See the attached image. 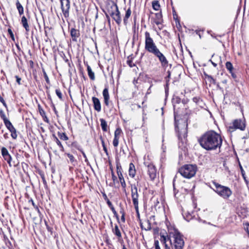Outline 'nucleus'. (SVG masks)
I'll list each match as a JSON object with an SVG mask.
<instances>
[{
  "mask_svg": "<svg viewBox=\"0 0 249 249\" xmlns=\"http://www.w3.org/2000/svg\"><path fill=\"white\" fill-rule=\"evenodd\" d=\"M201 146L206 150L220 149L222 143V139L220 134L213 130L207 131L198 139Z\"/></svg>",
  "mask_w": 249,
  "mask_h": 249,
  "instance_id": "obj_1",
  "label": "nucleus"
},
{
  "mask_svg": "<svg viewBox=\"0 0 249 249\" xmlns=\"http://www.w3.org/2000/svg\"><path fill=\"white\" fill-rule=\"evenodd\" d=\"M144 35L145 50L156 57L162 67L166 68L168 65V61L165 55L157 47L153 39L151 37L150 33L146 31L145 32Z\"/></svg>",
  "mask_w": 249,
  "mask_h": 249,
  "instance_id": "obj_2",
  "label": "nucleus"
},
{
  "mask_svg": "<svg viewBox=\"0 0 249 249\" xmlns=\"http://www.w3.org/2000/svg\"><path fill=\"white\" fill-rule=\"evenodd\" d=\"M213 184L214 187L213 188V190L223 199H228L232 195V191L229 187L222 185L215 181H213Z\"/></svg>",
  "mask_w": 249,
  "mask_h": 249,
  "instance_id": "obj_3",
  "label": "nucleus"
},
{
  "mask_svg": "<svg viewBox=\"0 0 249 249\" xmlns=\"http://www.w3.org/2000/svg\"><path fill=\"white\" fill-rule=\"evenodd\" d=\"M197 170V167L196 165L186 164L178 169V172L184 178H191L194 177Z\"/></svg>",
  "mask_w": 249,
  "mask_h": 249,
  "instance_id": "obj_4",
  "label": "nucleus"
},
{
  "mask_svg": "<svg viewBox=\"0 0 249 249\" xmlns=\"http://www.w3.org/2000/svg\"><path fill=\"white\" fill-rule=\"evenodd\" d=\"M174 249H183L184 246V241L182 235L178 231H175L173 235Z\"/></svg>",
  "mask_w": 249,
  "mask_h": 249,
  "instance_id": "obj_5",
  "label": "nucleus"
},
{
  "mask_svg": "<svg viewBox=\"0 0 249 249\" xmlns=\"http://www.w3.org/2000/svg\"><path fill=\"white\" fill-rule=\"evenodd\" d=\"M60 1L63 14L65 18H68L69 16L70 1L69 0H60Z\"/></svg>",
  "mask_w": 249,
  "mask_h": 249,
  "instance_id": "obj_6",
  "label": "nucleus"
},
{
  "mask_svg": "<svg viewBox=\"0 0 249 249\" xmlns=\"http://www.w3.org/2000/svg\"><path fill=\"white\" fill-rule=\"evenodd\" d=\"M116 9V11L114 12H111V14L110 16L112 17V18L115 20L116 23L120 25L122 23V18L121 17V13L119 10L118 8L115 7Z\"/></svg>",
  "mask_w": 249,
  "mask_h": 249,
  "instance_id": "obj_7",
  "label": "nucleus"
},
{
  "mask_svg": "<svg viewBox=\"0 0 249 249\" xmlns=\"http://www.w3.org/2000/svg\"><path fill=\"white\" fill-rule=\"evenodd\" d=\"M147 173L151 180H154L157 176V170L155 165L149 164L147 165Z\"/></svg>",
  "mask_w": 249,
  "mask_h": 249,
  "instance_id": "obj_8",
  "label": "nucleus"
},
{
  "mask_svg": "<svg viewBox=\"0 0 249 249\" xmlns=\"http://www.w3.org/2000/svg\"><path fill=\"white\" fill-rule=\"evenodd\" d=\"M233 126L235 129H239L241 130H244L246 127L245 120L241 119H236L233 122Z\"/></svg>",
  "mask_w": 249,
  "mask_h": 249,
  "instance_id": "obj_9",
  "label": "nucleus"
},
{
  "mask_svg": "<svg viewBox=\"0 0 249 249\" xmlns=\"http://www.w3.org/2000/svg\"><path fill=\"white\" fill-rule=\"evenodd\" d=\"M117 173L119 179L121 184V186L123 188H125L126 187V183L122 173V168L121 166L119 165H117Z\"/></svg>",
  "mask_w": 249,
  "mask_h": 249,
  "instance_id": "obj_10",
  "label": "nucleus"
},
{
  "mask_svg": "<svg viewBox=\"0 0 249 249\" xmlns=\"http://www.w3.org/2000/svg\"><path fill=\"white\" fill-rule=\"evenodd\" d=\"M7 128L11 133V137L13 139H16L17 138V134L16 128L14 127L10 121L4 124Z\"/></svg>",
  "mask_w": 249,
  "mask_h": 249,
  "instance_id": "obj_11",
  "label": "nucleus"
},
{
  "mask_svg": "<svg viewBox=\"0 0 249 249\" xmlns=\"http://www.w3.org/2000/svg\"><path fill=\"white\" fill-rule=\"evenodd\" d=\"M92 101L93 104L94 109L97 112H100L101 110V103L98 98L96 97H92Z\"/></svg>",
  "mask_w": 249,
  "mask_h": 249,
  "instance_id": "obj_12",
  "label": "nucleus"
},
{
  "mask_svg": "<svg viewBox=\"0 0 249 249\" xmlns=\"http://www.w3.org/2000/svg\"><path fill=\"white\" fill-rule=\"evenodd\" d=\"M1 151L2 156L4 158V160L10 164L12 158L10 155L9 154L7 149L5 147H2Z\"/></svg>",
  "mask_w": 249,
  "mask_h": 249,
  "instance_id": "obj_13",
  "label": "nucleus"
},
{
  "mask_svg": "<svg viewBox=\"0 0 249 249\" xmlns=\"http://www.w3.org/2000/svg\"><path fill=\"white\" fill-rule=\"evenodd\" d=\"M139 195V194H137L134 196H131L133 204L134 206L135 209L136 210V212L138 214H139V202H138V198Z\"/></svg>",
  "mask_w": 249,
  "mask_h": 249,
  "instance_id": "obj_14",
  "label": "nucleus"
},
{
  "mask_svg": "<svg viewBox=\"0 0 249 249\" xmlns=\"http://www.w3.org/2000/svg\"><path fill=\"white\" fill-rule=\"evenodd\" d=\"M71 36L73 41H77V38L80 36L79 31L75 28H71Z\"/></svg>",
  "mask_w": 249,
  "mask_h": 249,
  "instance_id": "obj_15",
  "label": "nucleus"
},
{
  "mask_svg": "<svg viewBox=\"0 0 249 249\" xmlns=\"http://www.w3.org/2000/svg\"><path fill=\"white\" fill-rule=\"evenodd\" d=\"M115 7L118 8L117 4L114 1H111L110 3H108L107 5V9L108 14H111V12H114L116 11Z\"/></svg>",
  "mask_w": 249,
  "mask_h": 249,
  "instance_id": "obj_16",
  "label": "nucleus"
},
{
  "mask_svg": "<svg viewBox=\"0 0 249 249\" xmlns=\"http://www.w3.org/2000/svg\"><path fill=\"white\" fill-rule=\"evenodd\" d=\"M103 95L104 97L105 104L107 106H108L109 105V95L108 93V89L107 88H105L103 90Z\"/></svg>",
  "mask_w": 249,
  "mask_h": 249,
  "instance_id": "obj_17",
  "label": "nucleus"
},
{
  "mask_svg": "<svg viewBox=\"0 0 249 249\" xmlns=\"http://www.w3.org/2000/svg\"><path fill=\"white\" fill-rule=\"evenodd\" d=\"M21 23L27 32L29 31V26L26 18L23 16L21 18Z\"/></svg>",
  "mask_w": 249,
  "mask_h": 249,
  "instance_id": "obj_18",
  "label": "nucleus"
},
{
  "mask_svg": "<svg viewBox=\"0 0 249 249\" xmlns=\"http://www.w3.org/2000/svg\"><path fill=\"white\" fill-rule=\"evenodd\" d=\"M131 14V11L130 8H129L125 12L124 17L123 18V21L124 25H127L128 23V19L130 17Z\"/></svg>",
  "mask_w": 249,
  "mask_h": 249,
  "instance_id": "obj_19",
  "label": "nucleus"
},
{
  "mask_svg": "<svg viewBox=\"0 0 249 249\" xmlns=\"http://www.w3.org/2000/svg\"><path fill=\"white\" fill-rule=\"evenodd\" d=\"M129 175L132 178H134L135 176L136 170L135 167L133 163H130L129 167Z\"/></svg>",
  "mask_w": 249,
  "mask_h": 249,
  "instance_id": "obj_20",
  "label": "nucleus"
},
{
  "mask_svg": "<svg viewBox=\"0 0 249 249\" xmlns=\"http://www.w3.org/2000/svg\"><path fill=\"white\" fill-rule=\"evenodd\" d=\"M113 233L116 235L119 239L122 238L121 232L119 229L118 226L117 225H115L114 229H112Z\"/></svg>",
  "mask_w": 249,
  "mask_h": 249,
  "instance_id": "obj_21",
  "label": "nucleus"
},
{
  "mask_svg": "<svg viewBox=\"0 0 249 249\" xmlns=\"http://www.w3.org/2000/svg\"><path fill=\"white\" fill-rule=\"evenodd\" d=\"M53 141L57 143L58 146L60 148V149L61 151L63 152L64 151V148L62 144H61L60 141L58 140V138L54 135H53Z\"/></svg>",
  "mask_w": 249,
  "mask_h": 249,
  "instance_id": "obj_22",
  "label": "nucleus"
},
{
  "mask_svg": "<svg viewBox=\"0 0 249 249\" xmlns=\"http://www.w3.org/2000/svg\"><path fill=\"white\" fill-rule=\"evenodd\" d=\"M100 121L102 130L104 132H107V122L104 119H100Z\"/></svg>",
  "mask_w": 249,
  "mask_h": 249,
  "instance_id": "obj_23",
  "label": "nucleus"
},
{
  "mask_svg": "<svg viewBox=\"0 0 249 249\" xmlns=\"http://www.w3.org/2000/svg\"><path fill=\"white\" fill-rule=\"evenodd\" d=\"M87 71L88 75L90 79L92 80H95L94 73L92 71L91 68L89 65H87Z\"/></svg>",
  "mask_w": 249,
  "mask_h": 249,
  "instance_id": "obj_24",
  "label": "nucleus"
},
{
  "mask_svg": "<svg viewBox=\"0 0 249 249\" xmlns=\"http://www.w3.org/2000/svg\"><path fill=\"white\" fill-rule=\"evenodd\" d=\"M16 6L17 8L18 11V13L20 16L22 15L24 13V9L22 5L20 4V3L19 2V1L18 0L16 2Z\"/></svg>",
  "mask_w": 249,
  "mask_h": 249,
  "instance_id": "obj_25",
  "label": "nucleus"
},
{
  "mask_svg": "<svg viewBox=\"0 0 249 249\" xmlns=\"http://www.w3.org/2000/svg\"><path fill=\"white\" fill-rule=\"evenodd\" d=\"M137 185H138V184L136 185L135 184L131 185V196L138 194Z\"/></svg>",
  "mask_w": 249,
  "mask_h": 249,
  "instance_id": "obj_26",
  "label": "nucleus"
},
{
  "mask_svg": "<svg viewBox=\"0 0 249 249\" xmlns=\"http://www.w3.org/2000/svg\"><path fill=\"white\" fill-rule=\"evenodd\" d=\"M0 117L2 119L4 124H6L10 121L6 118L5 114L2 109L0 110Z\"/></svg>",
  "mask_w": 249,
  "mask_h": 249,
  "instance_id": "obj_27",
  "label": "nucleus"
},
{
  "mask_svg": "<svg viewBox=\"0 0 249 249\" xmlns=\"http://www.w3.org/2000/svg\"><path fill=\"white\" fill-rule=\"evenodd\" d=\"M153 8L156 11H159L160 9V5L158 0H154L152 3Z\"/></svg>",
  "mask_w": 249,
  "mask_h": 249,
  "instance_id": "obj_28",
  "label": "nucleus"
},
{
  "mask_svg": "<svg viewBox=\"0 0 249 249\" xmlns=\"http://www.w3.org/2000/svg\"><path fill=\"white\" fill-rule=\"evenodd\" d=\"M70 159V162L73 165H75V163H76V160H75V159L74 158V157H73V156L70 153H66L65 154Z\"/></svg>",
  "mask_w": 249,
  "mask_h": 249,
  "instance_id": "obj_29",
  "label": "nucleus"
},
{
  "mask_svg": "<svg viewBox=\"0 0 249 249\" xmlns=\"http://www.w3.org/2000/svg\"><path fill=\"white\" fill-rule=\"evenodd\" d=\"M58 136L59 138L63 141H67L69 138L66 135L65 133H61L58 132L57 133Z\"/></svg>",
  "mask_w": 249,
  "mask_h": 249,
  "instance_id": "obj_30",
  "label": "nucleus"
},
{
  "mask_svg": "<svg viewBox=\"0 0 249 249\" xmlns=\"http://www.w3.org/2000/svg\"><path fill=\"white\" fill-rule=\"evenodd\" d=\"M160 240L161 242L163 243L164 244H166V242L167 240H168L170 241L171 244H172L170 237H167V239L166 236L164 235H160Z\"/></svg>",
  "mask_w": 249,
  "mask_h": 249,
  "instance_id": "obj_31",
  "label": "nucleus"
},
{
  "mask_svg": "<svg viewBox=\"0 0 249 249\" xmlns=\"http://www.w3.org/2000/svg\"><path fill=\"white\" fill-rule=\"evenodd\" d=\"M204 75L205 76V77L208 79V80L211 83H213V84H216V80L211 75H209L206 73H204Z\"/></svg>",
  "mask_w": 249,
  "mask_h": 249,
  "instance_id": "obj_32",
  "label": "nucleus"
},
{
  "mask_svg": "<svg viewBox=\"0 0 249 249\" xmlns=\"http://www.w3.org/2000/svg\"><path fill=\"white\" fill-rule=\"evenodd\" d=\"M226 67L230 72H231L233 71V68L232 64L230 62H227L226 63Z\"/></svg>",
  "mask_w": 249,
  "mask_h": 249,
  "instance_id": "obj_33",
  "label": "nucleus"
},
{
  "mask_svg": "<svg viewBox=\"0 0 249 249\" xmlns=\"http://www.w3.org/2000/svg\"><path fill=\"white\" fill-rule=\"evenodd\" d=\"M193 101L196 103L197 105L201 106L202 101L199 97H194Z\"/></svg>",
  "mask_w": 249,
  "mask_h": 249,
  "instance_id": "obj_34",
  "label": "nucleus"
},
{
  "mask_svg": "<svg viewBox=\"0 0 249 249\" xmlns=\"http://www.w3.org/2000/svg\"><path fill=\"white\" fill-rule=\"evenodd\" d=\"M240 168H241V172L242 176L245 181L246 182V183L248 185L249 183V181L247 179V178L245 176V172L244 171L243 168L241 166Z\"/></svg>",
  "mask_w": 249,
  "mask_h": 249,
  "instance_id": "obj_35",
  "label": "nucleus"
},
{
  "mask_svg": "<svg viewBox=\"0 0 249 249\" xmlns=\"http://www.w3.org/2000/svg\"><path fill=\"white\" fill-rule=\"evenodd\" d=\"M121 132H122V130L120 128H118L116 129L114 132V137L118 138L119 139L120 135Z\"/></svg>",
  "mask_w": 249,
  "mask_h": 249,
  "instance_id": "obj_36",
  "label": "nucleus"
},
{
  "mask_svg": "<svg viewBox=\"0 0 249 249\" xmlns=\"http://www.w3.org/2000/svg\"><path fill=\"white\" fill-rule=\"evenodd\" d=\"M77 148L78 150H79L82 153L84 158H85V161L88 164L89 163V160L87 159V157L85 152L83 151L82 148H80L79 147H77Z\"/></svg>",
  "mask_w": 249,
  "mask_h": 249,
  "instance_id": "obj_37",
  "label": "nucleus"
},
{
  "mask_svg": "<svg viewBox=\"0 0 249 249\" xmlns=\"http://www.w3.org/2000/svg\"><path fill=\"white\" fill-rule=\"evenodd\" d=\"M181 101V99L178 97V96H176L175 97L173 98V103L174 104H179Z\"/></svg>",
  "mask_w": 249,
  "mask_h": 249,
  "instance_id": "obj_38",
  "label": "nucleus"
},
{
  "mask_svg": "<svg viewBox=\"0 0 249 249\" xmlns=\"http://www.w3.org/2000/svg\"><path fill=\"white\" fill-rule=\"evenodd\" d=\"M42 72H43V75H44V78L45 79V81L46 82L48 83V84H50V80H49V78L45 71V70L44 69H42Z\"/></svg>",
  "mask_w": 249,
  "mask_h": 249,
  "instance_id": "obj_39",
  "label": "nucleus"
},
{
  "mask_svg": "<svg viewBox=\"0 0 249 249\" xmlns=\"http://www.w3.org/2000/svg\"><path fill=\"white\" fill-rule=\"evenodd\" d=\"M38 109H39V113H40V115L43 118H44V116H45V115H46V113H45V111L40 107V106L39 105L38 106Z\"/></svg>",
  "mask_w": 249,
  "mask_h": 249,
  "instance_id": "obj_40",
  "label": "nucleus"
},
{
  "mask_svg": "<svg viewBox=\"0 0 249 249\" xmlns=\"http://www.w3.org/2000/svg\"><path fill=\"white\" fill-rule=\"evenodd\" d=\"M55 93L58 97V98L61 100L62 99V94L60 90L59 89H56L55 90Z\"/></svg>",
  "mask_w": 249,
  "mask_h": 249,
  "instance_id": "obj_41",
  "label": "nucleus"
},
{
  "mask_svg": "<svg viewBox=\"0 0 249 249\" xmlns=\"http://www.w3.org/2000/svg\"><path fill=\"white\" fill-rule=\"evenodd\" d=\"M119 138H114L113 141V145L114 147H117L118 145L119 144Z\"/></svg>",
  "mask_w": 249,
  "mask_h": 249,
  "instance_id": "obj_42",
  "label": "nucleus"
},
{
  "mask_svg": "<svg viewBox=\"0 0 249 249\" xmlns=\"http://www.w3.org/2000/svg\"><path fill=\"white\" fill-rule=\"evenodd\" d=\"M111 209V210L112 211V213H113L114 214V216L116 217V218L119 220V216L118 215V213H117V212L116 211V210H115L114 207H111V208H110Z\"/></svg>",
  "mask_w": 249,
  "mask_h": 249,
  "instance_id": "obj_43",
  "label": "nucleus"
},
{
  "mask_svg": "<svg viewBox=\"0 0 249 249\" xmlns=\"http://www.w3.org/2000/svg\"><path fill=\"white\" fill-rule=\"evenodd\" d=\"M127 64L131 68H132L134 66H135V64L133 63L132 61L131 60H127Z\"/></svg>",
  "mask_w": 249,
  "mask_h": 249,
  "instance_id": "obj_44",
  "label": "nucleus"
},
{
  "mask_svg": "<svg viewBox=\"0 0 249 249\" xmlns=\"http://www.w3.org/2000/svg\"><path fill=\"white\" fill-rule=\"evenodd\" d=\"M102 144L104 151L106 153V154L107 155H108L107 149V148L104 142L103 141H102Z\"/></svg>",
  "mask_w": 249,
  "mask_h": 249,
  "instance_id": "obj_45",
  "label": "nucleus"
},
{
  "mask_svg": "<svg viewBox=\"0 0 249 249\" xmlns=\"http://www.w3.org/2000/svg\"><path fill=\"white\" fill-rule=\"evenodd\" d=\"M8 33H9V34L10 35V37H11V38L14 40V34L12 32V31L11 30V29H8Z\"/></svg>",
  "mask_w": 249,
  "mask_h": 249,
  "instance_id": "obj_46",
  "label": "nucleus"
},
{
  "mask_svg": "<svg viewBox=\"0 0 249 249\" xmlns=\"http://www.w3.org/2000/svg\"><path fill=\"white\" fill-rule=\"evenodd\" d=\"M176 130L178 132V137L179 139L182 138V136L181 133L179 131V127L176 124Z\"/></svg>",
  "mask_w": 249,
  "mask_h": 249,
  "instance_id": "obj_47",
  "label": "nucleus"
},
{
  "mask_svg": "<svg viewBox=\"0 0 249 249\" xmlns=\"http://www.w3.org/2000/svg\"><path fill=\"white\" fill-rule=\"evenodd\" d=\"M184 218L185 219V220L186 221H189L190 220H191L192 219V216L191 214L190 213H188V214L186 215V216L185 217L184 216Z\"/></svg>",
  "mask_w": 249,
  "mask_h": 249,
  "instance_id": "obj_48",
  "label": "nucleus"
},
{
  "mask_svg": "<svg viewBox=\"0 0 249 249\" xmlns=\"http://www.w3.org/2000/svg\"><path fill=\"white\" fill-rule=\"evenodd\" d=\"M111 177L112 180L114 182H115V181L117 180V178L116 176L115 175L112 170L111 171Z\"/></svg>",
  "mask_w": 249,
  "mask_h": 249,
  "instance_id": "obj_49",
  "label": "nucleus"
},
{
  "mask_svg": "<svg viewBox=\"0 0 249 249\" xmlns=\"http://www.w3.org/2000/svg\"><path fill=\"white\" fill-rule=\"evenodd\" d=\"M15 77L16 78V81L18 83V84L19 85H21V83H20L21 78L19 77L18 76H16Z\"/></svg>",
  "mask_w": 249,
  "mask_h": 249,
  "instance_id": "obj_50",
  "label": "nucleus"
},
{
  "mask_svg": "<svg viewBox=\"0 0 249 249\" xmlns=\"http://www.w3.org/2000/svg\"><path fill=\"white\" fill-rule=\"evenodd\" d=\"M245 229L246 230V231L248 234V235L249 236V223H247L246 224V227H245Z\"/></svg>",
  "mask_w": 249,
  "mask_h": 249,
  "instance_id": "obj_51",
  "label": "nucleus"
},
{
  "mask_svg": "<svg viewBox=\"0 0 249 249\" xmlns=\"http://www.w3.org/2000/svg\"><path fill=\"white\" fill-rule=\"evenodd\" d=\"M107 203L108 206V207L111 208V207H113V206L112 204V203L110 201L109 199H107Z\"/></svg>",
  "mask_w": 249,
  "mask_h": 249,
  "instance_id": "obj_52",
  "label": "nucleus"
},
{
  "mask_svg": "<svg viewBox=\"0 0 249 249\" xmlns=\"http://www.w3.org/2000/svg\"><path fill=\"white\" fill-rule=\"evenodd\" d=\"M0 102L2 104V105L6 108H7V104H6L4 100L3 99H2L1 101H0Z\"/></svg>",
  "mask_w": 249,
  "mask_h": 249,
  "instance_id": "obj_53",
  "label": "nucleus"
},
{
  "mask_svg": "<svg viewBox=\"0 0 249 249\" xmlns=\"http://www.w3.org/2000/svg\"><path fill=\"white\" fill-rule=\"evenodd\" d=\"M189 100L188 99H183L181 100L182 103L185 105L188 103Z\"/></svg>",
  "mask_w": 249,
  "mask_h": 249,
  "instance_id": "obj_54",
  "label": "nucleus"
},
{
  "mask_svg": "<svg viewBox=\"0 0 249 249\" xmlns=\"http://www.w3.org/2000/svg\"><path fill=\"white\" fill-rule=\"evenodd\" d=\"M45 225L46 226V227H47V229L48 231H51V228L48 225L47 222H46V221H45Z\"/></svg>",
  "mask_w": 249,
  "mask_h": 249,
  "instance_id": "obj_55",
  "label": "nucleus"
},
{
  "mask_svg": "<svg viewBox=\"0 0 249 249\" xmlns=\"http://www.w3.org/2000/svg\"><path fill=\"white\" fill-rule=\"evenodd\" d=\"M154 245H155V248L156 247H160L158 240H155Z\"/></svg>",
  "mask_w": 249,
  "mask_h": 249,
  "instance_id": "obj_56",
  "label": "nucleus"
},
{
  "mask_svg": "<svg viewBox=\"0 0 249 249\" xmlns=\"http://www.w3.org/2000/svg\"><path fill=\"white\" fill-rule=\"evenodd\" d=\"M156 16L158 18H160L162 17L161 13H157L156 14Z\"/></svg>",
  "mask_w": 249,
  "mask_h": 249,
  "instance_id": "obj_57",
  "label": "nucleus"
},
{
  "mask_svg": "<svg viewBox=\"0 0 249 249\" xmlns=\"http://www.w3.org/2000/svg\"><path fill=\"white\" fill-rule=\"evenodd\" d=\"M43 118V120L45 122L49 123V120H48V118L47 117L46 115H45V116H44V118Z\"/></svg>",
  "mask_w": 249,
  "mask_h": 249,
  "instance_id": "obj_58",
  "label": "nucleus"
},
{
  "mask_svg": "<svg viewBox=\"0 0 249 249\" xmlns=\"http://www.w3.org/2000/svg\"><path fill=\"white\" fill-rule=\"evenodd\" d=\"M152 85H151L150 86V87L149 88V89H147L146 94H150L151 93V88L152 87Z\"/></svg>",
  "mask_w": 249,
  "mask_h": 249,
  "instance_id": "obj_59",
  "label": "nucleus"
},
{
  "mask_svg": "<svg viewBox=\"0 0 249 249\" xmlns=\"http://www.w3.org/2000/svg\"><path fill=\"white\" fill-rule=\"evenodd\" d=\"M183 132L184 133L183 137L185 138L186 136V128L183 129Z\"/></svg>",
  "mask_w": 249,
  "mask_h": 249,
  "instance_id": "obj_60",
  "label": "nucleus"
},
{
  "mask_svg": "<svg viewBox=\"0 0 249 249\" xmlns=\"http://www.w3.org/2000/svg\"><path fill=\"white\" fill-rule=\"evenodd\" d=\"M230 73L231 74L232 77L233 78H235L236 77V74L234 73H233L232 71H231V72H230Z\"/></svg>",
  "mask_w": 249,
  "mask_h": 249,
  "instance_id": "obj_61",
  "label": "nucleus"
},
{
  "mask_svg": "<svg viewBox=\"0 0 249 249\" xmlns=\"http://www.w3.org/2000/svg\"><path fill=\"white\" fill-rule=\"evenodd\" d=\"M120 213L122 214V215H125V213L123 208L121 209V211H120Z\"/></svg>",
  "mask_w": 249,
  "mask_h": 249,
  "instance_id": "obj_62",
  "label": "nucleus"
},
{
  "mask_svg": "<svg viewBox=\"0 0 249 249\" xmlns=\"http://www.w3.org/2000/svg\"><path fill=\"white\" fill-rule=\"evenodd\" d=\"M121 220L123 222H125V215L121 216Z\"/></svg>",
  "mask_w": 249,
  "mask_h": 249,
  "instance_id": "obj_63",
  "label": "nucleus"
},
{
  "mask_svg": "<svg viewBox=\"0 0 249 249\" xmlns=\"http://www.w3.org/2000/svg\"><path fill=\"white\" fill-rule=\"evenodd\" d=\"M165 249H171L170 247L167 244H164Z\"/></svg>",
  "mask_w": 249,
  "mask_h": 249,
  "instance_id": "obj_64",
  "label": "nucleus"
}]
</instances>
